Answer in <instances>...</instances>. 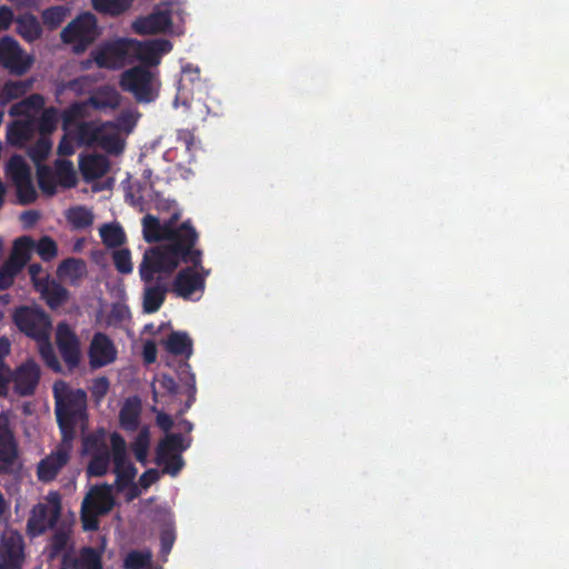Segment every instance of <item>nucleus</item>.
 Here are the masks:
<instances>
[{
  "label": "nucleus",
  "mask_w": 569,
  "mask_h": 569,
  "mask_svg": "<svg viewBox=\"0 0 569 569\" xmlns=\"http://www.w3.org/2000/svg\"><path fill=\"white\" fill-rule=\"evenodd\" d=\"M166 350L173 356L189 360L193 352V342L186 331H172L163 341Z\"/></svg>",
  "instance_id": "obj_25"
},
{
  "label": "nucleus",
  "mask_w": 569,
  "mask_h": 569,
  "mask_svg": "<svg viewBox=\"0 0 569 569\" xmlns=\"http://www.w3.org/2000/svg\"><path fill=\"white\" fill-rule=\"evenodd\" d=\"M72 450V441H66L61 437V442L56 449L40 460L37 467V477L42 482L54 480L61 469L69 462Z\"/></svg>",
  "instance_id": "obj_11"
},
{
  "label": "nucleus",
  "mask_w": 569,
  "mask_h": 569,
  "mask_svg": "<svg viewBox=\"0 0 569 569\" xmlns=\"http://www.w3.org/2000/svg\"><path fill=\"white\" fill-rule=\"evenodd\" d=\"M110 445L112 451V461L114 465V473L117 476L116 485L118 489L122 490L132 483L134 477L137 476V468L132 462L128 460L127 443L120 433H111Z\"/></svg>",
  "instance_id": "obj_10"
},
{
  "label": "nucleus",
  "mask_w": 569,
  "mask_h": 569,
  "mask_svg": "<svg viewBox=\"0 0 569 569\" xmlns=\"http://www.w3.org/2000/svg\"><path fill=\"white\" fill-rule=\"evenodd\" d=\"M139 117L140 113L136 110H122L114 121H104V126L108 127V130L111 129L114 132L122 131L124 133H131L137 126Z\"/></svg>",
  "instance_id": "obj_35"
},
{
  "label": "nucleus",
  "mask_w": 569,
  "mask_h": 569,
  "mask_svg": "<svg viewBox=\"0 0 569 569\" xmlns=\"http://www.w3.org/2000/svg\"><path fill=\"white\" fill-rule=\"evenodd\" d=\"M83 500H89V507L102 513H108L114 505L112 488L108 483L92 487Z\"/></svg>",
  "instance_id": "obj_26"
},
{
  "label": "nucleus",
  "mask_w": 569,
  "mask_h": 569,
  "mask_svg": "<svg viewBox=\"0 0 569 569\" xmlns=\"http://www.w3.org/2000/svg\"><path fill=\"white\" fill-rule=\"evenodd\" d=\"M36 131V124L31 120H18L12 122L7 130L8 143L14 147H22L29 141Z\"/></svg>",
  "instance_id": "obj_29"
},
{
  "label": "nucleus",
  "mask_w": 569,
  "mask_h": 569,
  "mask_svg": "<svg viewBox=\"0 0 569 569\" xmlns=\"http://www.w3.org/2000/svg\"><path fill=\"white\" fill-rule=\"evenodd\" d=\"M0 443L13 446V448L19 449L18 441L9 426L8 417L4 413L0 415Z\"/></svg>",
  "instance_id": "obj_56"
},
{
  "label": "nucleus",
  "mask_w": 569,
  "mask_h": 569,
  "mask_svg": "<svg viewBox=\"0 0 569 569\" xmlns=\"http://www.w3.org/2000/svg\"><path fill=\"white\" fill-rule=\"evenodd\" d=\"M58 120V110L53 107L47 108L37 122H34L36 130L40 132L41 137H47L56 130Z\"/></svg>",
  "instance_id": "obj_44"
},
{
  "label": "nucleus",
  "mask_w": 569,
  "mask_h": 569,
  "mask_svg": "<svg viewBox=\"0 0 569 569\" xmlns=\"http://www.w3.org/2000/svg\"><path fill=\"white\" fill-rule=\"evenodd\" d=\"M87 100L81 102H74L71 103L68 108H66L61 113V120H62V129L64 131L71 130L70 127L72 124L79 123L78 121L80 119H83L87 117V108H88Z\"/></svg>",
  "instance_id": "obj_40"
},
{
  "label": "nucleus",
  "mask_w": 569,
  "mask_h": 569,
  "mask_svg": "<svg viewBox=\"0 0 569 569\" xmlns=\"http://www.w3.org/2000/svg\"><path fill=\"white\" fill-rule=\"evenodd\" d=\"M52 310L63 306L69 300V291L56 280L48 279L44 283L39 284L37 290Z\"/></svg>",
  "instance_id": "obj_23"
},
{
  "label": "nucleus",
  "mask_w": 569,
  "mask_h": 569,
  "mask_svg": "<svg viewBox=\"0 0 569 569\" xmlns=\"http://www.w3.org/2000/svg\"><path fill=\"white\" fill-rule=\"evenodd\" d=\"M72 138L79 147L98 146L111 154H119L124 149V141L119 133L109 131L104 122L81 121L72 129Z\"/></svg>",
  "instance_id": "obj_3"
},
{
  "label": "nucleus",
  "mask_w": 569,
  "mask_h": 569,
  "mask_svg": "<svg viewBox=\"0 0 569 569\" xmlns=\"http://www.w3.org/2000/svg\"><path fill=\"white\" fill-rule=\"evenodd\" d=\"M6 177L16 188L19 204L28 206L33 203L38 193L34 188L31 168L21 154H12L4 167Z\"/></svg>",
  "instance_id": "obj_4"
},
{
  "label": "nucleus",
  "mask_w": 569,
  "mask_h": 569,
  "mask_svg": "<svg viewBox=\"0 0 569 569\" xmlns=\"http://www.w3.org/2000/svg\"><path fill=\"white\" fill-rule=\"evenodd\" d=\"M98 36L97 18L90 12L77 17L61 32L63 42L72 44L76 52L84 51Z\"/></svg>",
  "instance_id": "obj_8"
},
{
  "label": "nucleus",
  "mask_w": 569,
  "mask_h": 569,
  "mask_svg": "<svg viewBox=\"0 0 569 569\" xmlns=\"http://www.w3.org/2000/svg\"><path fill=\"white\" fill-rule=\"evenodd\" d=\"M74 141L72 138V130L66 131L61 140L59 141L57 152L59 156L69 157L74 153Z\"/></svg>",
  "instance_id": "obj_58"
},
{
  "label": "nucleus",
  "mask_w": 569,
  "mask_h": 569,
  "mask_svg": "<svg viewBox=\"0 0 569 569\" xmlns=\"http://www.w3.org/2000/svg\"><path fill=\"white\" fill-rule=\"evenodd\" d=\"M176 371L179 381L186 387L187 400L184 402L183 409L181 410V413H183L184 411L189 410L196 401V376L192 372L191 366L187 359L179 362Z\"/></svg>",
  "instance_id": "obj_28"
},
{
  "label": "nucleus",
  "mask_w": 569,
  "mask_h": 569,
  "mask_svg": "<svg viewBox=\"0 0 569 569\" xmlns=\"http://www.w3.org/2000/svg\"><path fill=\"white\" fill-rule=\"evenodd\" d=\"M10 381H11L10 368L4 362H0V397L7 395L8 385Z\"/></svg>",
  "instance_id": "obj_61"
},
{
  "label": "nucleus",
  "mask_w": 569,
  "mask_h": 569,
  "mask_svg": "<svg viewBox=\"0 0 569 569\" xmlns=\"http://www.w3.org/2000/svg\"><path fill=\"white\" fill-rule=\"evenodd\" d=\"M204 289V277L191 267L181 269L173 281L172 291L183 299H191L196 291Z\"/></svg>",
  "instance_id": "obj_19"
},
{
  "label": "nucleus",
  "mask_w": 569,
  "mask_h": 569,
  "mask_svg": "<svg viewBox=\"0 0 569 569\" xmlns=\"http://www.w3.org/2000/svg\"><path fill=\"white\" fill-rule=\"evenodd\" d=\"M31 59L24 58L20 44L11 37L0 39V64L10 73L21 76L31 67Z\"/></svg>",
  "instance_id": "obj_13"
},
{
  "label": "nucleus",
  "mask_w": 569,
  "mask_h": 569,
  "mask_svg": "<svg viewBox=\"0 0 569 569\" xmlns=\"http://www.w3.org/2000/svg\"><path fill=\"white\" fill-rule=\"evenodd\" d=\"M44 502L34 505L27 521V531L32 537L43 535L48 529L56 527L61 516V496L58 491H50Z\"/></svg>",
  "instance_id": "obj_5"
},
{
  "label": "nucleus",
  "mask_w": 569,
  "mask_h": 569,
  "mask_svg": "<svg viewBox=\"0 0 569 569\" xmlns=\"http://www.w3.org/2000/svg\"><path fill=\"white\" fill-rule=\"evenodd\" d=\"M24 107L28 110H40L44 106V98L40 93H32L23 99Z\"/></svg>",
  "instance_id": "obj_63"
},
{
  "label": "nucleus",
  "mask_w": 569,
  "mask_h": 569,
  "mask_svg": "<svg viewBox=\"0 0 569 569\" xmlns=\"http://www.w3.org/2000/svg\"><path fill=\"white\" fill-rule=\"evenodd\" d=\"M159 480V471L157 469L146 470L139 478V485L143 489H148L151 485Z\"/></svg>",
  "instance_id": "obj_64"
},
{
  "label": "nucleus",
  "mask_w": 569,
  "mask_h": 569,
  "mask_svg": "<svg viewBox=\"0 0 569 569\" xmlns=\"http://www.w3.org/2000/svg\"><path fill=\"white\" fill-rule=\"evenodd\" d=\"M56 346L68 370L73 371L77 369L81 361L80 340L69 325H58Z\"/></svg>",
  "instance_id": "obj_12"
},
{
  "label": "nucleus",
  "mask_w": 569,
  "mask_h": 569,
  "mask_svg": "<svg viewBox=\"0 0 569 569\" xmlns=\"http://www.w3.org/2000/svg\"><path fill=\"white\" fill-rule=\"evenodd\" d=\"M84 447L87 449L97 448V451L92 455L88 468L87 473L89 477H102L107 473L109 465H110V452L106 445L98 443V439L94 436H87L83 439Z\"/></svg>",
  "instance_id": "obj_20"
},
{
  "label": "nucleus",
  "mask_w": 569,
  "mask_h": 569,
  "mask_svg": "<svg viewBox=\"0 0 569 569\" xmlns=\"http://www.w3.org/2000/svg\"><path fill=\"white\" fill-rule=\"evenodd\" d=\"M0 562L8 563L13 569H22L24 562V540L17 530L7 531L1 536Z\"/></svg>",
  "instance_id": "obj_18"
},
{
  "label": "nucleus",
  "mask_w": 569,
  "mask_h": 569,
  "mask_svg": "<svg viewBox=\"0 0 569 569\" xmlns=\"http://www.w3.org/2000/svg\"><path fill=\"white\" fill-rule=\"evenodd\" d=\"M68 221L76 229H83L93 223V214L84 207H76L69 210L67 214Z\"/></svg>",
  "instance_id": "obj_47"
},
{
  "label": "nucleus",
  "mask_w": 569,
  "mask_h": 569,
  "mask_svg": "<svg viewBox=\"0 0 569 569\" xmlns=\"http://www.w3.org/2000/svg\"><path fill=\"white\" fill-rule=\"evenodd\" d=\"M37 180L40 190L47 196H53L57 192V179L53 170L46 164L37 166Z\"/></svg>",
  "instance_id": "obj_42"
},
{
  "label": "nucleus",
  "mask_w": 569,
  "mask_h": 569,
  "mask_svg": "<svg viewBox=\"0 0 569 569\" xmlns=\"http://www.w3.org/2000/svg\"><path fill=\"white\" fill-rule=\"evenodd\" d=\"M40 373V367L33 359L18 366L11 371L14 392L20 397L32 396L39 385Z\"/></svg>",
  "instance_id": "obj_14"
},
{
  "label": "nucleus",
  "mask_w": 569,
  "mask_h": 569,
  "mask_svg": "<svg viewBox=\"0 0 569 569\" xmlns=\"http://www.w3.org/2000/svg\"><path fill=\"white\" fill-rule=\"evenodd\" d=\"M53 172L58 184L63 188H72L77 184V176L71 161L63 159L56 160Z\"/></svg>",
  "instance_id": "obj_38"
},
{
  "label": "nucleus",
  "mask_w": 569,
  "mask_h": 569,
  "mask_svg": "<svg viewBox=\"0 0 569 569\" xmlns=\"http://www.w3.org/2000/svg\"><path fill=\"white\" fill-rule=\"evenodd\" d=\"M21 469L19 449L0 443V475L11 476Z\"/></svg>",
  "instance_id": "obj_33"
},
{
  "label": "nucleus",
  "mask_w": 569,
  "mask_h": 569,
  "mask_svg": "<svg viewBox=\"0 0 569 569\" xmlns=\"http://www.w3.org/2000/svg\"><path fill=\"white\" fill-rule=\"evenodd\" d=\"M157 281L152 284V282L156 280V278L149 282L146 283V288L143 291V311L146 313H154L157 312L161 306L163 305L166 300V295L168 292V287L166 283L162 282V273H157ZM167 276L166 273H163Z\"/></svg>",
  "instance_id": "obj_21"
},
{
  "label": "nucleus",
  "mask_w": 569,
  "mask_h": 569,
  "mask_svg": "<svg viewBox=\"0 0 569 569\" xmlns=\"http://www.w3.org/2000/svg\"><path fill=\"white\" fill-rule=\"evenodd\" d=\"M20 271L21 270L14 267V264L6 261L0 267V290L3 291L9 289L13 284L14 278Z\"/></svg>",
  "instance_id": "obj_55"
},
{
  "label": "nucleus",
  "mask_w": 569,
  "mask_h": 569,
  "mask_svg": "<svg viewBox=\"0 0 569 569\" xmlns=\"http://www.w3.org/2000/svg\"><path fill=\"white\" fill-rule=\"evenodd\" d=\"M74 562L78 569H103L102 552L93 547H82Z\"/></svg>",
  "instance_id": "obj_39"
},
{
  "label": "nucleus",
  "mask_w": 569,
  "mask_h": 569,
  "mask_svg": "<svg viewBox=\"0 0 569 569\" xmlns=\"http://www.w3.org/2000/svg\"><path fill=\"white\" fill-rule=\"evenodd\" d=\"M79 167L83 178L87 181H91L107 174L110 169V162L103 154H88L80 158Z\"/></svg>",
  "instance_id": "obj_22"
},
{
  "label": "nucleus",
  "mask_w": 569,
  "mask_h": 569,
  "mask_svg": "<svg viewBox=\"0 0 569 569\" xmlns=\"http://www.w3.org/2000/svg\"><path fill=\"white\" fill-rule=\"evenodd\" d=\"M131 50L142 67H156L160 63L161 57L172 50V43L168 39L158 38L147 41H134Z\"/></svg>",
  "instance_id": "obj_15"
},
{
  "label": "nucleus",
  "mask_w": 569,
  "mask_h": 569,
  "mask_svg": "<svg viewBox=\"0 0 569 569\" xmlns=\"http://www.w3.org/2000/svg\"><path fill=\"white\" fill-rule=\"evenodd\" d=\"M12 319L17 328L27 337L36 341L50 338L51 320L43 309L21 306L14 310Z\"/></svg>",
  "instance_id": "obj_6"
},
{
  "label": "nucleus",
  "mask_w": 569,
  "mask_h": 569,
  "mask_svg": "<svg viewBox=\"0 0 569 569\" xmlns=\"http://www.w3.org/2000/svg\"><path fill=\"white\" fill-rule=\"evenodd\" d=\"M86 270V262L82 259L71 257L59 263L57 274L60 278H69L72 281H76L84 276Z\"/></svg>",
  "instance_id": "obj_36"
},
{
  "label": "nucleus",
  "mask_w": 569,
  "mask_h": 569,
  "mask_svg": "<svg viewBox=\"0 0 569 569\" xmlns=\"http://www.w3.org/2000/svg\"><path fill=\"white\" fill-rule=\"evenodd\" d=\"M56 418L61 437L73 441L79 422L87 418V393L82 389L68 390L59 395L54 388Z\"/></svg>",
  "instance_id": "obj_2"
},
{
  "label": "nucleus",
  "mask_w": 569,
  "mask_h": 569,
  "mask_svg": "<svg viewBox=\"0 0 569 569\" xmlns=\"http://www.w3.org/2000/svg\"><path fill=\"white\" fill-rule=\"evenodd\" d=\"M171 24V10L168 4H163L157 7L151 13L137 18L132 28L139 34H156L166 32Z\"/></svg>",
  "instance_id": "obj_17"
},
{
  "label": "nucleus",
  "mask_w": 569,
  "mask_h": 569,
  "mask_svg": "<svg viewBox=\"0 0 569 569\" xmlns=\"http://www.w3.org/2000/svg\"><path fill=\"white\" fill-rule=\"evenodd\" d=\"M109 387L110 382L107 377H99L93 380L91 395L97 402H100L107 396Z\"/></svg>",
  "instance_id": "obj_57"
},
{
  "label": "nucleus",
  "mask_w": 569,
  "mask_h": 569,
  "mask_svg": "<svg viewBox=\"0 0 569 569\" xmlns=\"http://www.w3.org/2000/svg\"><path fill=\"white\" fill-rule=\"evenodd\" d=\"M34 248V241L29 236H22L14 240L11 253L7 259L8 262L14 264L22 270L31 258V251Z\"/></svg>",
  "instance_id": "obj_30"
},
{
  "label": "nucleus",
  "mask_w": 569,
  "mask_h": 569,
  "mask_svg": "<svg viewBox=\"0 0 569 569\" xmlns=\"http://www.w3.org/2000/svg\"><path fill=\"white\" fill-rule=\"evenodd\" d=\"M17 32L26 41L32 42L42 34V28L38 18L31 13L20 14L17 20Z\"/></svg>",
  "instance_id": "obj_32"
},
{
  "label": "nucleus",
  "mask_w": 569,
  "mask_h": 569,
  "mask_svg": "<svg viewBox=\"0 0 569 569\" xmlns=\"http://www.w3.org/2000/svg\"><path fill=\"white\" fill-rule=\"evenodd\" d=\"M94 10L100 13L117 17L126 12L133 0H91Z\"/></svg>",
  "instance_id": "obj_41"
},
{
  "label": "nucleus",
  "mask_w": 569,
  "mask_h": 569,
  "mask_svg": "<svg viewBox=\"0 0 569 569\" xmlns=\"http://www.w3.org/2000/svg\"><path fill=\"white\" fill-rule=\"evenodd\" d=\"M158 382L168 395L174 396L178 393L179 387L171 376L163 373L159 378Z\"/></svg>",
  "instance_id": "obj_62"
},
{
  "label": "nucleus",
  "mask_w": 569,
  "mask_h": 569,
  "mask_svg": "<svg viewBox=\"0 0 569 569\" xmlns=\"http://www.w3.org/2000/svg\"><path fill=\"white\" fill-rule=\"evenodd\" d=\"M141 403L138 398L127 399L119 412L121 427L127 431H134L139 426Z\"/></svg>",
  "instance_id": "obj_31"
},
{
  "label": "nucleus",
  "mask_w": 569,
  "mask_h": 569,
  "mask_svg": "<svg viewBox=\"0 0 569 569\" xmlns=\"http://www.w3.org/2000/svg\"><path fill=\"white\" fill-rule=\"evenodd\" d=\"M143 361L147 365H151L157 360V345L152 340H147L142 348Z\"/></svg>",
  "instance_id": "obj_60"
},
{
  "label": "nucleus",
  "mask_w": 569,
  "mask_h": 569,
  "mask_svg": "<svg viewBox=\"0 0 569 569\" xmlns=\"http://www.w3.org/2000/svg\"><path fill=\"white\" fill-rule=\"evenodd\" d=\"M70 540V535L68 531L59 529L54 531L52 537L49 540L48 545V558L53 560L58 558L62 551L66 550L68 542Z\"/></svg>",
  "instance_id": "obj_45"
},
{
  "label": "nucleus",
  "mask_w": 569,
  "mask_h": 569,
  "mask_svg": "<svg viewBox=\"0 0 569 569\" xmlns=\"http://www.w3.org/2000/svg\"><path fill=\"white\" fill-rule=\"evenodd\" d=\"M150 447V432L147 428H143L137 435L134 441L131 443V450L134 458L142 466L148 463V452Z\"/></svg>",
  "instance_id": "obj_43"
},
{
  "label": "nucleus",
  "mask_w": 569,
  "mask_h": 569,
  "mask_svg": "<svg viewBox=\"0 0 569 569\" xmlns=\"http://www.w3.org/2000/svg\"><path fill=\"white\" fill-rule=\"evenodd\" d=\"M28 272L36 291L39 284L44 283L49 279V276L39 277L42 272V266L40 263H31L28 268Z\"/></svg>",
  "instance_id": "obj_59"
},
{
  "label": "nucleus",
  "mask_w": 569,
  "mask_h": 569,
  "mask_svg": "<svg viewBox=\"0 0 569 569\" xmlns=\"http://www.w3.org/2000/svg\"><path fill=\"white\" fill-rule=\"evenodd\" d=\"M38 342L40 343L39 353L46 366L57 373L62 372V366L52 345L50 343V340H38Z\"/></svg>",
  "instance_id": "obj_46"
},
{
  "label": "nucleus",
  "mask_w": 569,
  "mask_h": 569,
  "mask_svg": "<svg viewBox=\"0 0 569 569\" xmlns=\"http://www.w3.org/2000/svg\"><path fill=\"white\" fill-rule=\"evenodd\" d=\"M100 237L108 248H118L126 242V233L118 223H106L100 228Z\"/></svg>",
  "instance_id": "obj_37"
},
{
  "label": "nucleus",
  "mask_w": 569,
  "mask_h": 569,
  "mask_svg": "<svg viewBox=\"0 0 569 569\" xmlns=\"http://www.w3.org/2000/svg\"><path fill=\"white\" fill-rule=\"evenodd\" d=\"M68 10L63 6L47 8L42 12V21L51 29L59 27L66 19Z\"/></svg>",
  "instance_id": "obj_50"
},
{
  "label": "nucleus",
  "mask_w": 569,
  "mask_h": 569,
  "mask_svg": "<svg viewBox=\"0 0 569 569\" xmlns=\"http://www.w3.org/2000/svg\"><path fill=\"white\" fill-rule=\"evenodd\" d=\"M179 214L174 213L161 223L152 214L142 219L143 238L147 242L168 241L167 244L149 248L144 251L139 266V274L144 283L154 279L156 273L171 274L180 261L201 267V250L194 249L198 232L190 221L176 226Z\"/></svg>",
  "instance_id": "obj_1"
},
{
  "label": "nucleus",
  "mask_w": 569,
  "mask_h": 569,
  "mask_svg": "<svg viewBox=\"0 0 569 569\" xmlns=\"http://www.w3.org/2000/svg\"><path fill=\"white\" fill-rule=\"evenodd\" d=\"M112 260L118 272L122 274L132 272L131 253L129 249L116 250L112 254Z\"/></svg>",
  "instance_id": "obj_53"
},
{
  "label": "nucleus",
  "mask_w": 569,
  "mask_h": 569,
  "mask_svg": "<svg viewBox=\"0 0 569 569\" xmlns=\"http://www.w3.org/2000/svg\"><path fill=\"white\" fill-rule=\"evenodd\" d=\"M120 93L110 86L100 87L93 94L87 99L89 107L96 110H114L120 106Z\"/></svg>",
  "instance_id": "obj_24"
},
{
  "label": "nucleus",
  "mask_w": 569,
  "mask_h": 569,
  "mask_svg": "<svg viewBox=\"0 0 569 569\" xmlns=\"http://www.w3.org/2000/svg\"><path fill=\"white\" fill-rule=\"evenodd\" d=\"M151 563V553L138 550L130 551L123 561L124 569H148Z\"/></svg>",
  "instance_id": "obj_49"
},
{
  "label": "nucleus",
  "mask_w": 569,
  "mask_h": 569,
  "mask_svg": "<svg viewBox=\"0 0 569 569\" xmlns=\"http://www.w3.org/2000/svg\"><path fill=\"white\" fill-rule=\"evenodd\" d=\"M116 47L108 46L92 52L94 62L100 68H110L114 63Z\"/></svg>",
  "instance_id": "obj_54"
},
{
  "label": "nucleus",
  "mask_w": 569,
  "mask_h": 569,
  "mask_svg": "<svg viewBox=\"0 0 569 569\" xmlns=\"http://www.w3.org/2000/svg\"><path fill=\"white\" fill-rule=\"evenodd\" d=\"M117 348L112 340L103 332H96L91 339L88 357L92 369L106 367L117 359Z\"/></svg>",
  "instance_id": "obj_16"
},
{
  "label": "nucleus",
  "mask_w": 569,
  "mask_h": 569,
  "mask_svg": "<svg viewBox=\"0 0 569 569\" xmlns=\"http://www.w3.org/2000/svg\"><path fill=\"white\" fill-rule=\"evenodd\" d=\"M32 87V80L7 81L0 90V102L7 104L10 101L23 97Z\"/></svg>",
  "instance_id": "obj_34"
},
{
  "label": "nucleus",
  "mask_w": 569,
  "mask_h": 569,
  "mask_svg": "<svg viewBox=\"0 0 569 569\" xmlns=\"http://www.w3.org/2000/svg\"><path fill=\"white\" fill-rule=\"evenodd\" d=\"M37 253L43 261H51L58 254V247L56 241L49 237L43 236L34 243Z\"/></svg>",
  "instance_id": "obj_51"
},
{
  "label": "nucleus",
  "mask_w": 569,
  "mask_h": 569,
  "mask_svg": "<svg viewBox=\"0 0 569 569\" xmlns=\"http://www.w3.org/2000/svg\"><path fill=\"white\" fill-rule=\"evenodd\" d=\"M152 82L153 73L146 67L136 66L123 71L119 84L123 91L132 93L138 102L149 103L157 97Z\"/></svg>",
  "instance_id": "obj_9"
},
{
  "label": "nucleus",
  "mask_w": 569,
  "mask_h": 569,
  "mask_svg": "<svg viewBox=\"0 0 569 569\" xmlns=\"http://www.w3.org/2000/svg\"><path fill=\"white\" fill-rule=\"evenodd\" d=\"M200 81V69L192 64L184 66L178 81L177 99H181L182 103H186L192 97L194 86Z\"/></svg>",
  "instance_id": "obj_27"
},
{
  "label": "nucleus",
  "mask_w": 569,
  "mask_h": 569,
  "mask_svg": "<svg viewBox=\"0 0 569 569\" xmlns=\"http://www.w3.org/2000/svg\"><path fill=\"white\" fill-rule=\"evenodd\" d=\"M51 147L52 143L48 137H40L36 143L28 149V156L38 166L49 156Z\"/></svg>",
  "instance_id": "obj_48"
},
{
  "label": "nucleus",
  "mask_w": 569,
  "mask_h": 569,
  "mask_svg": "<svg viewBox=\"0 0 569 569\" xmlns=\"http://www.w3.org/2000/svg\"><path fill=\"white\" fill-rule=\"evenodd\" d=\"M190 445L191 439L186 441L181 433L166 436L156 448V463L163 467L164 473L176 477L184 465L181 452L186 451Z\"/></svg>",
  "instance_id": "obj_7"
},
{
  "label": "nucleus",
  "mask_w": 569,
  "mask_h": 569,
  "mask_svg": "<svg viewBox=\"0 0 569 569\" xmlns=\"http://www.w3.org/2000/svg\"><path fill=\"white\" fill-rule=\"evenodd\" d=\"M103 515L89 507V500H83L81 506V521L84 530H97L99 526L98 517Z\"/></svg>",
  "instance_id": "obj_52"
}]
</instances>
